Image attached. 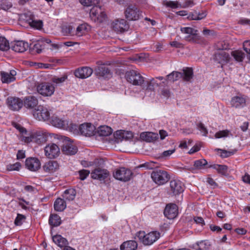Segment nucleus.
<instances>
[{"mask_svg": "<svg viewBox=\"0 0 250 250\" xmlns=\"http://www.w3.org/2000/svg\"><path fill=\"white\" fill-rule=\"evenodd\" d=\"M247 96L239 94L231 98L230 104L232 107L235 108H242L246 105Z\"/></svg>", "mask_w": 250, "mask_h": 250, "instance_id": "14", "label": "nucleus"}, {"mask_svg": "<svg viewBox=\"0 0 250 250\" xmlns=\"http://www.w3.org/2000/svg\"><path fill=\"white\" fill-rule=\"evenodd\" d=\"M44 172L48 173H53L59 168V164L55 161H49L42 166Z\"/></svg>", "mask_w": 250, "mask_h": 250, "instance_id": "22", "label": "nucleus"}, {"mask_svg": "<svg viewBox=\"0 0 250 250\" xmlns=\"http://www.w3.org/2000/svg\"><path fill=\"white\" fill-rule=\"evenodd\" d=\"M243 49L247 54L250 53V40L243 42Z\"/></svg>", "mask_w": 250, "mask_h": 250, "instance_id": "58", "label": "nucleus"}, {"mask_svg": "<svg viewBox=\"0 0 250 250\" xmlns=\"http://www.w3.org/2000/svg\"><path fill=\"white\" fill-rule=\"evenodd\" d=\"M126 18L129 21H137L143 17L142 12L135 5H129L125 11Z\"/></svg>", "mask_w": 250, "mask_h": 250, "instance_id": "8", "label": "nucleus"}, {"mask_svg": "<svg viewBox=\"0 0 250 250\" xmlns=\"http://www.w3.org/2000/svg\"><path fill=\"white\" fill-rule=\"evenodd\" d=\"M112 133L111 127L106 125H102L98 128V133L100 136H108Z\"/></svg>", "mask_w": 250, "mask_h": 250, "instance_id": "34", "label": "nucleus"}, {"mask_svg": "<svg viewBox=\"0 0 250 250\" xmlns=\"http://www.w3.org/2000/svg\"><path fill=\"white\" fill-rule=\"evenodd\" d=\"M207 164V161L205 159H200L194 162V166L197 168H201Z\"/></svg>", "mask_w": 250, "mask_h": 250, "instance_id": "52", "label": "nucleus"}, {"mask_svg": "<svg viewBox=\"0 0 250 250\" xmlns=\"http://www.w3.org/2000/svg\"><path fill=\"white\" fill-rule=\"evenodd\" d=\"M176 151L175 148L170 149L167 150L163 151L161 153L157 155V158L160 160H167L168 159L170 156L173 154Z\"/></svg>", "mask_w": 250, "mask_h": 250, "instance_id": "39", "label": "nucleus"}, {"mask_svg": "<svg viewBox=\"0 0 250 250\" xmlns=\"http://www.w3.org/2000/svg\"><path fill=\"white\" fill-rule=\"evenodd\" d=\"M17 72L15 70H11L9 72L2 71L0 73L1 80L3 83H8L16 80Z\"/></svg>", "mask_w": 250, "mask_h": 250, "instance_id": "21", "label": "nucleus"}, {"mask_svg": "<svg viewBox=\"0 0 250 250\" xmlns=\"http://www.w3.org/2000/svg\"><path fill=\"white\" fill-rule=\"evenodd\" d=\"M136 236L144 245H151L160 238V233L157 231L147 233L144 231H140L137 233Z\"/></svg>", "mask_w": 250, "mask_h": 250, "instance_id": "1", "label": "nucleus"}, {"mask_svg": "<svg viewBox=\"0 0 250 250\" xmlns=\"http://www.w3.org/2000/svg\"><path fill=\"white\" fill-rule=\"evenodd\" d=\"M229 131L228 130H224L222 131H219L216 132L214 136L216 139H219L223 137H227L229 134Z\"/></svg>", "mask_w": 250, "mask_h": 250, "instance_id": "51", "label": "nucleus"}, {"mask_svg": "<svg viewBox=\"0 0 250 250\" xmlns=\"http://www.w3.org/2000/svg\"><path fill=\"white\" fill-rule=\"evenodd\" d=\"M200 149V147L197 145L193 146L188 151L190 154H193L196 152L198 151Z\"/></svg>", "mask_w": 250, "mask_h": 250, "instance_id": "62", "label": "nucleus"}, {"mask_svg": "<svg viewBox=\"0 0 250 250\" xmlns=\"http://www.w3.org/2000/svg\"><path fill=\"white\" fill-rule=\"evenodd\" d=\"M44 155L49 159H55L60 153V147L55 144L50 143L46 145L44 148Z\"/></svg>", "mask_w": 250, "mask_h": 250, "instance_id": "12", "label": "nucleus"}, {"mask_svg": "<svg viewBox=\"0 0 250 250\" xmlns=\"http://www.w3.org/2000/svg\"><path fill=\"white\" fill-rule=\"evenodd\" d=\"M48 134L44 130H39L32 133L29 136L23 137V140L26 143L34 142L41 145L47 141Z\"/></svg>", "mask_w": 250, "mask_h": 250, "instance_id": "3", "label": "nucleus"}, {"mask_svg": "<svg viewBox=\"0 0 250 250\" xmlns=\"http://www.w3.org/2000/svg\"><path fill=\"white\" fill-rule=\"evenodd\" d=\"M183 76L182 78L186 81H189L192 78L193 71L190 68H186L183 69V73H182Z\"/></svg>", "mask_w": 250, "mask_h": 250, "instance_id": "42", "label": "nucleus"}, {"mask_svg": "<svg viewBox=\"0 0 250 250\" xmlns=\"http://www.w3.org/2000/svg\"><path fill=\"white\" fill-rule=\"evenodd\" d=\"M197 128L200 131V133L204 136H207L208 134V130L205 125L202 123L197 125Z\"/></svg>", "mask_w": 250, "mask_h": 250, "instance_id": "50", "label": "nucleus"}, {"mask_svg": "<svg viewBox=\"0 0 250 250\" xmlns=\"http://www.w3.org/2000/svg\"><path fill=\"white\" fill-rule=\"evenodd\" d=\"M21 167V164L19 162H17L13 164H9L7 166L6 168L8 171L16 170L19 171Z\"/></svg>", "mask_w": 250, "mask_h": 250, "instance_id": "49", "label": "nucleus"}, {"mask_svg": "<svg viewBox=\"0 0 250 250\" xmlns=\"http://www.w3.org/2000/svg\"><path fill=\"white\" fill-rule=\"evenodd\" d=\"M160 138L161 140H164L168 136L167 132L163 129L159 130Z\"/></svg>", "mask_w": 250, "mask_h": 250, "instance_id": "59", "label": "nucleus"}, {"mask_svg": "<svg viewBox=\"0 0 250 250\" xmlns=\"http://www.w3.org/2000/svg\"><path fill=\"white\" fill-rule=\"evenodd\" d=\"M9 107L14 111L19 110L23 106V101L18 97H9L7 99Z\"/></svg>", "mask_w": 250, "mask_h": 250, "instance_id": "18", "label": "nucleus"}, {"mask_svg": "<svg viewBox=\"0 0 250 250\" xmlns=\"http://www.w3.org/2000/svg\"><path fill=\"white\" fill-rule=\"evenodd\" d=\"M227 48V46H223L222 47H217V49L220 51L214 55V59L215 61L222 65L227 63H231L232 59L230 56V53L228 51L225 50Z\"/></svg>", "mask_w": 250, "mask_h": 250, "instance_id": "5", "label": "nucleus"}, {"mask_svg": "<svg viewBox=\"0 0 250 250\" xmlns=\"http://www.w3.org/2000/svg\"><path fill=\"white\" fill-rule=\"evenodd\" d=\"M137 243L133 240L124 242L120 246L121 250H135L137 248Z\"/></svg>", "mask_w": 250, "mask_h": 250, "instance_id": "30", "label": "nucleus"}, {"mask_svg": "<svg viewBox=\"0 0 250 250\" xmlns=\"http://www.w3.org/2000/svg\"><path fill=\"white\" fill-rule=\"evenodd\" d=\"M73 28L71 26H65L62 28V33L64 35H67L71 33Z\"/></svg>", "mask_w": 250, "mask_h": 250, "instance_id": "57", "label": "nucleus"}, {"mask_svg": "<svg viewBox=\"0 0 250 250\" xmlns=\"http://www.w3.org/2000/svg\"><path fill=\"white\" fill-rule=\"evenodd\" d=\"M23 103L26 108L32 109L38 104V100L35 96H29L24 98Z\"/></svg>", "mask_w": 250, "mask_h": 250, "instance_id": "28", "label": "nucleus"}, {"mask_svg": "<svg viewBox=\"0 0 250 250\" xmlns=\"http://www.w3.org/2000/svg\"><path fill=\"white\" fill-rule=\"evenodd\" d=\"M132 175L131 171L125 167H120L117 169L113 173L114 177L121 181H129Z\"/></svg>", "mask_w": 250, "mask_h": 250, "instance_id": "10", "label": "nucleus"}, {"mask_svg": "<svg viewBox=\"0 0 250 250\" xmlns=\"http://www.w3.org/2000/svg\"><path fill=\"white\" fill-rule=\"evenodd\" d=\"M230 56L237 62H242L244 58L245 54L242 50H237L231 51Z\"/></svg>", "mask_w": 250, "mask_h": 250, "instance_id": "32", "label": "nucleus"}, {"mask_svg": "<svg viewBox=\"0 0 250 250\" xmlns=\"http://www.w3.org/2000/svg\"><path fill=\"white\" fill-rule=\"evenodd\" d=\"M243 181L250 185V175L247 173H246L244 176L242 177Z\"/></svg>", "mask_w": 250, "mask_h": 250, "instance_id": "64", "label": "nucleus"}, {"mask_svg": "<svg viewBox=\"0 0 250 250\" xmlns=\"http://www.w3.org/2000/svg\"><path fill=\"white\" fill-rule=\"evenodd\" d=\"M76 191L73 188H69L64 191L63 194V198L68 201H73L76 196Z\"/></svg>", "mask_w": 250, "mask_h": 250, "instance_id": "36", "label": "nucleus"}, {"mask_svg": "<svg viewBox=\"0 0 250 250\" xmlns=\"http://www.w3.org/2000/svg\"><path fill=\"white\" fill-rule=\"evenodd\" d=\"M162 96L165 98H168L170 96V92L168 89H163L162 91Z\"/></svg>", "mask_w": 250, "mask_h": 250, "instance_id": "63", "label": "nucleus"}, {"mask_svg": "<svg viewBox=\"0 0 250 250\" xmlns=\"http://www.w3.org/2000/svg\"><path fill=\"white\" fill-rule=\"evenodd\" d=\"M170 187L173 193L176 194L184 191L183 184L181 181L177 179H174L170 181Z\"/></svg>", "mask_w": 250, "mask_h": 250, "instance_id": "23", "label": "nucleus"}, {"mask_svg": "<svg viewBox=\"0 0 250 250\" xmlns=\"http://www.w3.org/2000/svg\"><path fill=\"white\" fill-rule=\"evenodd\" d=\"M25 167L32 171H36L41 167V162L37 158H28L25 161Z\"/></svg>", "mask_w": 250, "mask_h": 250, "instance_id": "19", "label": "nucleus"}, {"mask_svg": "<svg viewBox=\"0 0 250 250\" xmlns=\"http://www.w3.org/2000/svg\"><path fill=\"white\" fill-rule=\"evenodd\" d=\"M163 5L167 7H169L172 9L181 8V4L177 1H163Z\"/></svg>", "mask_w": 250, "mask_h": 250, "instance_id": "44", "label": "nucleus"}, {"mask_svg": "<svg viewBox=\"0 0 250 250\" xmlns=\"http://www.w3.org/2000/svg\"><path fill=\"white\" fill-rule=\"evenodd\" d=\"M181 31L182 33L188 35H195L197 32L195 29L189 27H181Z\"/></svg>", "mask_w": 250, "mask_h": 250, "instance_id": "48", "label": "nucleus"}, {"mask_svg": "<svg viewBox=\"0 0 250 250\" xmlns=\"http://www.w3.org/2000/svg\"><path fill=\"white\" fill-rule=\"evenodd\" d=\"M96 128L91 123H84L79 126V131L81 134L85 136H91L94 134Z\"/></svg>", "mask_w": 250, "mask_h": 250, "instance_id": "17", "label": "nucleus"}, {"mask_svg": "<svg viewBox=\"0 0 250 250\" xmlns=\"http://www.w3.org/2000/svg\"><path fill=\"white\" fill-rule=\"evenodd\" d=\"M96 74L104 78H109L111 77L112 74L108 68L104 65L99 66L95 70Z\"/></svg>", "mask_w": 250, "mask_h": 250, "instance_id": "27", "label": "nucleus"}, {"mask_svg": "<svg viewBox=\"0 0 250 250\" xmlns=\"http://www.w3.org/2000/svg\"><path fill=\"white\" fill-rule=\"evenodd\" d=\"M164 213L167 218L173 219L178 215V207L175 204H169L166 207Z\"/></svg>", "mask_w": 250, "mask_h": 250, "instance_id": "15", "label": "nucleus"}, {"mask_svg": "<svg viewBox=\"0 0 250 250\" xmlns=\"http://www.w3.org/2000/svg\"><path fill=\"white\" fill-rule=\"evenodd\" d=\"M51 124L56 127L62 128H67V120H62L57 117L52 116L49 120Z\"/></svg>", "mask_w": 250, "mask_h": 250, "instance_id": "26", "label": "nucleus"}, {"mask_svg": "<svg viewBox=\"0 0 250 250\" xmlns=\"http://www.w3.org/2000/svg\"><path fill=\"white\" fill-rule=\"evenodd\" d=\"M52 240L54 243L58 247L64 248L68 244V241L61 235H56L52 236Z\"/></svg>", "mask_w": 250, "mask_h": 250, "instance_id": "29", "label": "nucleus"}, {"mask_svg": "<svg viewBox=\"0 0 250 250\" xmlns=\"http://www.w3.org/2000/svg\"><path fill=\"white\" fill-rule=\"evenodd\" d=\"M66 207V204L63 199L58 198L54 202V209L57 211H62Z\"/></svg>", "mask_w": 250, "mask_h": 250, "instance_id": "33", "label": "nucleus"}, {"mask_svg": "<svg viewBox=\"0 0 250 250\" xmlns=\"http://www.w3.org/2000/svg\"><path fill=\"white\" fill-rule=\"evenodd\" d=\"M29 25L36 29H41L43 26V22L42 20L30 19L27 21Z\"/></svg>", "mask_w": 250, "mask_h": 250, "instance_id": "37", "label": "nucleus"}, {"mask_svg": "<svg viewBox=\"0 0 250 250\" xmlns=\"http://www.w3.org/2000/svg\"><path fill=\"white\" fill-rule=\"evenodd\" d=\"M183 74L182 73L177 71H173L167 75V79H165V81L167 82H174L181 78Z\"/></svg>", "mask_w": 250, "mask_h": 250, "instance_id": "35", "label": "nucleus"}, {"mask_svg": "<svg viewBox=\"0 0 250 250\" xmlns=\"http://www.w3.org/2000/svg\"><path fill=\"white\" fill-rule=\"evenodd\" d=\"M140 137L147 142H154L158 140L159 135L152 132H144L141 133Z\"/></svg>", "mask_w": 250, "mask_h": 250, "instance_id": "25", "label": "nucleus"}, {"mask_svg": "<svg viewBox=\"0 0 250 250\" xmlns=\"http://www.w3.org/2000/svg\"><path fill=\"white\" fill-rule=\"evenodd\" d=\"M111 27L115 32L122 33L128 30L129 24L125 19H117L111 23Z\"/></svg>", "mask_w": 250, "mask_h": 250, "instance_id": "13", "label": "nucleus"}, {"mask_svg": "<svg viewBox=\"0 0 250 250\" xmlns=\"http://www.w3.org/2000/svg\"><path fill=\"white\" fill-rule=\"evenodd\" d=\"M25 218L24 215L20 214H18L15 220V224L16 226L21 225L22 224L23 221L25 219Z\"/></svg>", "mask_w": 250, "mask_h": 250, "instance_id": "55", "label": "nucleus"}, {"mask_svg": "<svg viewBox=\"0 0 250 250\" xmlns=\"http://www.w3.org/2000/svg\"><path fill=\"white\" fill-rule=\"evenodd\" d=\"M210 246V242L208 240H202L194 244V248L195 250H208Z\"/></svg>", "mask_w": 250, "mask_h": 250, "instance_id": "31", "label": "nucleus"}, {"mask_svg": "<svg viewBox=\"0 0 250 250\" xmlns=\"http://www.w3.org/2000/svg\"><path fill=\"white\" fill-rule=\"evenodd\" d=\"M109 175V171L107 169L100 167L95 168L91 173V177L92 179L100 181L104 180L108 177Z\"/></svg>", "mask_w": 250, "mask_h": 250, "instance_id": "16", "label": "nucleus"}, {"mask_svg": "<svg viewBox=\"0 0 250 250\" xmlns=\"http://www.w3.org/2000/svg\"><path fill=\"white\" fill-rule=\"evenodd\" d=\"M34 117L39 121H46L50 119L48 109L42 105H39L33 111Z\"/></svg>", "mask_w": 250, "mask_h": 250, "instance_id": "9", "label": "nucleus"}, {"mask_svg": "<svg viewBox=\"0 0 250 250\" xmlns=\"http://www.w3.org/2000/svg\"><path fill=\"white\" fill-rule=\"evenodd\" d=\"M90 173V171L87 170L83 169L79 171L80 178L82 180H84L86 178Z\"/></svg>", "mask_w": 250, "mask_h": 250, "instance_id": "56", "label": "nucleus"}, {"mask_svg": "<svg viewBox=\"0 0 250 250\" xmlns=\"http://www.w3.org/2000/svg\"><path fill=\"white\" fill-rule=\"evenodd\" d=\"M9 49V43L4 37L0 38V49L2 51H7Z\"/></svg>", "mask_w": 250, "mask_h": 250, "instance_id": "46", "label": "nucleus"}, {"mask_svg": "<svg viewBox=\"0 0 250 250\" xmlns=\"http://www.w3.org/2000/svg\"><path fill=\"white\" fill-rule=\"evenodd\" d=\"M25 157V152L23 150H19L17 154V158L18 159H22L24 158Z\"/></svg>", "mask_w": 250, "mask_h": 250, "instance_id": "61", "label": "nucleus"}, {"mask_svg": "<svg viewBox=\"0 0 250 250\" xmlns=\"http://www.w3.org/2000/svg\"><path fill=\"white\" fill-rule=\"evenodd\" d=\"M67 79V76L65 75H63L61 77H55L52 79V82L53 84L57 86L61 85Z\"/></svg>", "mask_w": 250, "mask_h": 250, "instance_id": "43", "label": "nucleus"}, {"mask_svg": "<svg viewBox=\"0 0 250 250\" xmlns=\"http://www.w3.org/2000/svg\"><path fill=\"white\" fill-rule=\"evenodd\" d=\"M125 77L127 82L134 85L143 86L145 82V78L138 70H131L127 71Z\"/></svg>", "mask_w": 250, "mask_h": 250, "instance_id": "4", "label": "nucleus"}, {"mask_svg": "<svg viewBox=\"0 0 250 250\" xmlns=\"http://www.w3.org/2000/svg\"><path fill=\"white\" fill-rule=\"evenodd\" d=\"M67 128H64V129L69 130L73 133H77L79 130V126L73 124L71 122L67 120Z\"/></svg>", "mask_w": 250, "mask_h": 250, "instance_id": "45", "label": "nucleus"}, {"mask_svg": "<svg viewBox=\"0 0 250 250\" xmlns=\"http://www.w3.org/2000/svg\"><path fill=\"white\" fill-rule=\"evenodd\" d=\"M38 92L44 97H50L55 92V87L51 83H42L37 88Z\"/></svg>", "mask_w": 250, "mask_h": 250, "instance_id": "7", "label": "nucleus"}, {"mask_svg": "<svg viewBox=\"0 0 250 250\" xmlns=\"http://www.w3.org/2000/svg\"><path fill=\"white\" fill-rule=\"evenodd\" d=\"M207 182L212 188H214L217 186V184L214 181V180L210 177H208L207 179Z\"/></svg>", "mask_w": 250, "mask_h": 250, "instance_id": "60", "label": "nucleus"}, {"mask_svg": "<svg viewBox=\"0 0 250 250\" xmlns=\"http://www.w3.org/2000/svg\"><path fill=\"white\" fill-rule=\"evenodd\" d=\"M90 29V26L86 23L79 25L76 28V34L78 36H81L85 34Z\"/></svg>", "mask_w": 250, "mask_h": 250, "instance_id": "38", "label": "nucleus"}, {"mask_svg": "<svg viewBox=\"0 0 250 250\" xmlns=\"http://www.w3.org/2000/svg\"><path fill=\"white\" fill-rule=\"evenodd\" d=\"M206 16L205 12L198 13L196 12L190 13L188 16L187 18L190 20H201Z\"/></svg>", "mask_w": 250, "mask_h": 250, "instance_id": "41", "label": "nucleus"}, {"mask_svg": "<svg viewBox=\"0 0 250 250\" xmlns=\"http://www.w3.org/2000/svg\"><path fill=\"white\" fill-rule=\"evenodd\" d=\"M28 47V43L22 41H16L11 46L12 50L18 53L24 52Z\"/></svg>", "mask_w": 250, "mask_h": 250, "instance_id": "24", "label": "nucleus"}, {"mask_svg": "<svg viewBox=\"0 0 250 250\" xmlns=\"http://www.w3.org/2000/svg\"><path fill=\"white\" fill-rule=\"evenodd\" d=\"M61 139L64 143L62 147V151L64 154L72 155L77 152V147L70 142V140L68 137L62 136Z\"/></svg>", "mask_w": 250, "mask_h": 250, "instance_id": "11", "label": "nucleus"}, {"mask_svg": "<svg viewBox=\"0 0 250 250\" xmlns=\"http://www.w3.org/2000/svg\"><path fill=\"white\" fill-rule=\"evenodd\" d=\"M221 151L220 156L222 158L229 157L234 154L235 150L227 151L223 149H220Z\"/></svg>", "mask_w": 250, "mask_h": 250, "instance_id": "54", "label": "nucleus"}, {"mask_svg": "<svg viewBox=\"0 0 250 250\" xmlns=\"http://www.w3.org/2000/svg\"><path fill=\"white\" fill-rule=\"evenodd\" d=\"M151 177L152 180L158 185L165 184L169 179L167 172L162 170L153 171L151 173Z\"/></svg>", "mask_w": 250, "mask_h": 250, "instance_id": "6", "label": "nucleus"}, {"mask_svg": "<svg viewBox=\"0 0 250 250\" xmlns=\"http://www.w3.org/2000/svg\"><path fill=\"white\" fill-rule=\"evenodd\" d=\"M93 73V70L88 67H82L75 70L74 74L77 78L85 79L90 77Z\"/></svg>", "mask_w": 250, "mask_h": 250, "instance_id": "20", "label": "nucleus"}, {"mask_svg": "<svg viewBox=\"0 0 250 250\" xmlns=\"http://www.w3.org/2000/svg\"><path fill=\"white\" fill-rule=\"evenodd\" d=\"M211 167L222 174H225L227 171L228 167L225 165H214Z\"/></svg>", "mask_w": 250, "mask_h": 250, "instance_id": "47", "label": "nucleus"}, {"mask_svg": "<svg viewBox=\"0 0 250 250\" xmlns=\"http://www.w3.org/2000/svg\"><path fill=\"white\" fill-rule=\"evenodd\" d=\"M97 0H79L80 2L84 6H91L97 2Z\"/></svg>", "mask_w": 250, "mask_h": 250, "instance_id": "53", "label": "nucleus"}, {"mask_svg": "<svg viewBox=\"0 0 250 250\" xmlns=\"http://www.w3.org/2000/svg\"><path fill=\"white\" fill-rule=\"evenodd\" d=\"M61 217L59 215L57 214L50 215L49 219V223L51 226L58 227L61 225Z\"/></svg>", "mask_w": 250, "mask_h": 250, "instance_id": "40", "label": "nucleus"}, {"mask_svg": "<svg viewBox=\"0 0 250 250\" xmlns=\"http://www.w3.org/2000/svg\"><path fill=\"white\" fill-rule=\"evenodd\" d=\"M89 15L91 20L97 23L104 22L107 19L104 9L99 6H93L90 11Z\"/></svg>", "mask_w": 250, "mask_h": 250, "instance_id": "2", "label": "nucleus"}]
</instances>
